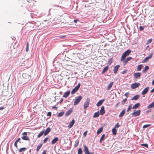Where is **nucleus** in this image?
Here are the masks:
<instances>
[{"label": "nucleus", "instance_id": "obj_1", "mask_svg": "<svg viewBox=\"0 0 154 154\" xmlns=\"http://www.w3.org/2000/svg\"><path fill=\"white\" fill-rule=\"evenodd\" d=\"M131 51L130 49L127 50L122 55L121 58V61H124L126 57L128 56L131 53Z\"/></svg>", "mask_w": 154, "mask_h": 154}, {"label": "nucleus", "instance_id": "obj_2", "mask_svg": "<svg viewBox=\"0 0 154 154\" xmlns=\"http://www.w3.org/2000/svg\"><path fill=\"white\" fill-rule=\"evenodd\" d=\"M82 98V97L79 96L75 98V100L74 101V105L75 106L78 104L81 101Z\"/></svg>", "mask_w": 154, "mask_h": 154}, {"label": "nucleus", "instance_id": "obj_3", "mask_svg": "<svg viewBox=\"0 0 154 154\" xmlns=\"http://www.w3.org/2000/svg\"><path fill=\"white\" fill-rule=\"evenodd\" d=\"M81 85L80 83H79L77 86H76L72 91L71 94H75Z\"/></svg>", "mask_w": 154, "mask_h": 154}, {"label": "nucleus", "instance_id": "obj_4", "mask_svg": "<svg viewBox=\"0 0 154 154\" xmlns=\"http://www.w3.org/2000/svg\"><path fill=\"white\" fill-rule=\"evenodd\" d=\"M83 146L84 147L83 151L85 154H93V152H89L88 148L85 145H83Z\"/></svg>", "mask_w": 154, "mask_h": 154}, {"label": "nucleus", "instance_id": "obj_5", "mask_svg": "<svg viewBox=\"0 0 154 154\" xmlns=\"http://www.w3.org/2000/svg\"><path fill=\"white\" fill-rule=\"evenodd\" d=\"M141 111L140 110H139L137 111L134 110V112H132L131 114L133 115V116L136 117L139 116L140 113Z\"/></svg>", "mask_w": 154, "mask_h": 154}, {"label": "nucleus", "instance_id": "obj_6", "mask_svg": "<svg viewBox=\"0 0 154 154\" xmlns=\"http://www.w3.org/2000/svg\"><path fill=\"white\" fill-rule=\"evenodd\" d=\"M22 134L23 135L21 137L23 140H29V138L27 136V132H24L22 133Z\"/></svg>", "mask_w": 154, "mask_h": 154}, {"label": "nucleus", "instance_id": "obj_7", "mask_svg": "<svg viewBox=\"0 0 154 154\" xmlns=\"http://www.w3.org/2000/svg\"><path fill=\"white\" fill-rule=\"evenodd\" d=\"M90 99L88 98L86 100V101L84 105V109H86L88 106L89 104Z\"/></svg>", "mask_w": 154, "mask_h": 154}, {"label": "nucleus", "instance_id": "obj_8", "mask_svg": "<svg viewBox=\"0 0 154 154\" xmlns=\"http://www.w3.org/2000/svg\"><path fill=\"white\" fill-rule=\"evenodd\" d=\"M153 54V53H151L147 57H146L142 61V63H145L147 61H148L149 59L151 58Z\"/></svg>", "mask_w": 154, "mask_h": 154}, {"label": "nucleus", "instance_id": "obj_9", "mask_svg": "<svg viewBox=\"0 0 154 154\" xmlns=\"http://www.w3.org/2000/svg\"><path fill=\"white\" fill-rule=\"evenodd\" d=\"M140 85L139 83H134L131 85V87L132 89H135L140 86Z\"/></svg>", "mask_w": 154, "mask_h": 154}, {"label": "nucleus", "instance_id": "obj_10", "mask_svg": "<svg viewBox=\"0 0 154 154\" xmlns=\"http://www.w3.org/2000/svg\"><path fill=\"white\" fill-rule=\"evenodd\" d=\"M105 112V111L104 109V107L103 106H102L100 111V114L102 116L104 114Z\"/></svg>", "mask_w": 154, "mask_h": 154}, {"label": "nucleus", "instance_id": "obj_11", "mask_svg": "<svg viewBox=\"0 0 154 154\" xmlns=\"http://www.w3.org/2000/svg\"><path fill=\"white\" fill-rule=\"evenodd\" d=\"M22 76L24 78L27 79V80H29L30 79V76L26 73H23Z\"/></svg>", "mask_w": 154, "mask_h": 154}, {"label": "nucleus", "instance_id": "obj_12", "mask_svg": "<svg viewBox=\"0 0 154 154\" xmlns=\"http://www.w3.org/2000/svg\"><path fill=\"white\" fill-rule=\"evenodd\" d=\"M149 88L148 87H147L144 89L142 92L141 94L142 95H144L146 94L148 92L149 90Z\"/></svg>", "mask_w": 154, "mask_h": 154}, {"label": "nucleus", "instance_id": "obj_13", "mask_svg": "<svg viewBox=\"0 0 154 154\" xmlns=\"http://www.w3.org/2000/svg\"><path fill=\"white\" fill-rule=\"evenodd\" d=\"M75 122V120L73 119L72 120L71 122H70L69 123L68 127L69 128H71Z\"/></svg>", "mask_w": 154, "mask_h": 154}, {"label": "nucleus", "instance_id": "obj_14", "mask_svg": "<svg viewBox=\"0 0 154 154\" xmlns=\"http://www.w3.org/2000/svg\"><path fill=\"white\" fill-rule=\"evenodd\" d=\"M51 128L50 127H48L45 131H44V135L45 136L47 135L51 131Z\"/></svg>", "mask_w": 154, "mask_h": 154}, {"label": "nucleus", "instance_id": "obj_15", "mask_svg": "<svg viewBox=\"0 0 154 154\" xmlns=\"http://www.w3.org/2000/svg\"><path fill=\"white\" fill-rule=\"evenodd\" d=\"M134 78L136 79L140 77L141 76V73L140 72H136L133 74Z\"/></svg>", "mask_w": 154, "mask_h": 154}, {"label": "nucleus", "instance_id": "obj_16", "mask_svg": "<svg viewBox=\"0 0 154 154\" xmlns=\"http://www.w3.org/2000/svg\"><path fill=\"white\" fill-rule=\"evenodd\" d=\"M119 67V65H116L114 67L113 71L115 74L116 73Z\"/></svg>", "mask_w": 154, "mask_h": 154}, {"label": "nucleus", "instance_id": "obj_17", "mask_svg": "<svg viewBox=\"0 0 154 154\" xmlns=\"http://www.w3.org/2000/svg\"><path fill=\"white\" fill-rule=\"evenodd\" d=\"M105 99H104L99 100L98 103H97L96 105L97 107L100 106L103 102L105 101Z\"/></svg>", "mask_w": 154, "mask_h": 154}, {"label": "nucleus", "instance_id": "obj_18", "mask_svg": "<svg viewBox=\"0 0 154 154\" xmlns=\"http://www.w3.org/2000/svg\"><path fill=\"white\" fill-rule=\"evenodd\" d=\"M58 137H56L53 139L52 140L51 143L52 144H54L58 140Z\"/></svg>", "mask_w": 154, "mask_h": 154}, {"label": "nucleus", "instance_id": "obj_19", "mask_svg": "<svg viewBox=\"0 0 154 154\" xmlns=\"http://www.w3.org/2000/svg\"><path fill=\"white\" fill-rule=\"evenodd\" d=\"M72 112V109H71L69 110L68 111L66 112L65 113V116H69Z\"/></svg>", "mask_w": 154, "mask_h": 154}, {"label": "nucleus", "instance_id": "obj_20", "mask_svg": "<svg viewBox=\"0 0 154 154\" xmlns=\"http://www.w3.org/2000/svg\"><path fill=\"white\" fill-rule=\"evenodd\" d=\"M125 111H126V110H125V109H123L122 111L121 112V113H120V114L119 116V117H122V116H123L124 115L125 113Z\"/></svg>", "mask_w": 154, "mask_h": 154}, {"label": "nucleus", "instance_id": "obj_21", "mask_svg": "<svg viewBox=\"0 0 154 154\" xmlns=\"http://www.w3.org/2000/svg\"><path fill=\"white\" fill-rule=\"evenodd\" d=\"M140 96L138 94L134 96L131 99L132 100H137L140 97Z\"/></svg>", "mask_w": 154, "mask_h": 154}, {"label": "nucleus", "instance_id": "obj_22", "mask_svg": "<svg viewBox=\"0 0 154 154\" xmlns=\"http://www.w3.org/2000/svg\"><path fill=\"white\" fill-rule=\"evenodd\" d=\"M70 93V91H69L66 92L63 95V97L66 98L69 94Z\"/></svg>", "mask_w": 154, "mask_h": 154}, {"label": "nucleus", "instance_id": "obj_23", "mask_svg": "<svg viewBox=\"0 0 154 154\" xmlns=\"http://www.w3.org/2000/svg\"><path fill=\"white\" fill-rule=\"evenodd\" d=\"M113 84V82H110L108 85L106 89L108 90H109L112 87Z\"/></svg>", "mask_w": 154, "mask_h": 154}, {"label": "nucleus", "instance_id": "obj_24", "mask_svg": "<svg viewBox=\"0 0 154 154\" xmlns=\"http://www.w3.org/2000/svg\"><path fill=\"white\" fill-rule=\"evenodd\" d=\"M132 59V58L131 57H128L126 59H125V60L123 61H124V63H125V64H126L128 61H129Z\"/></svg>", "mask_w": 154, "mask_h": 154}, {"label": "nucleus", "instance_id": "obj_25", "mask_svg": "<svg viewBox=\"0 0 154 154\" xmlns=\"http://www.w3.org/2000/svg\"><path fill=\"white\" fill-rule=\"evenodd\" d=\"M140 103H137L135 104L132 107L133 109H136L139 107L140 106Z\"/></svg>", "mask_w": 154, "mask_h": 154}, {"label": "nucleus", "instance_id": "obj_26", "mask_svg": "<svg viewBox=\"0 0 154 154\" xmlns=\"http://www.w3.org/2000/svg\"><path fill=\"white\" fill-rule=\"evenodd\" d=\"M100 112L99 111H98L97 112L94 113L93 115V117L94 118H95L99 117L100 116Z\"/></svg>", "mask_w": 154, "mask_h": 154}, {"label": "nucleus", "instance_id": "obj_27", "mask_svg": "<svg viewBox=\"0 0 154 154\" xmlns=\"http://www.w3.org/2000/svg\"><path fill=\"white\" fill-rule=\"evenodd\" d=\"M103 129V127H101L97 131V135L100 134L102 131Z\"/></svg>", "mask_w": 154, "mask_h": 154}, {"label": "nucleus", "instance_id": "obj_28", "mask_svg": "<svg viewBox=\"0 0 154 154\" xmlns=\"http://www.w3.org/2000/svg\"><path fill=\"white\" fill-rule=\"evenodd\" d=\"M109 68V66H107L104 67L102 71V73L103 74L106 72Z\"/></svg>", "mask_w": 154, "mask_h": 154}, {"label": "nucleus", "instance_id": "obj_29", "mask_svg": "<svg viewBox=\"0 0 154 154\" xmlns=\"http://www.w3.org/2000/svg\"><path fill=\"white\" fill-rule=\"evenodd\" d=\"M154 107V101H153L151 103L148 105L147 108L148 109H150L153 108Z\"/></svg>", "mask_w": 154, "mask_h": 154}, {"label": "nucleus", "instance_id": "obj_30", "mask_svg": "<svg viewBox=\"0 0 154 154\" xmlns=\"http://www.w3.org/2000/svg\"><path fill=\"white\" fill-rule=\"evenodd\" d=\"M149 66H146L144 69L142 70V72L143 73H146V71L149 69Z\"/></svg>", "mask_w": 154, "mask_h": 154}, {"label": "nucleus", "instance_id": "obj_31", "mask_svg": "<svg viewBox=\"0 0 154 154\" xmlns=\"http://www.w3.org/2000/svg\"><path fill=\"white\" fill-rule=\"evenodd\" d=\"M105 136V134H103L102 136L101 137L100 140V143H101L104 140Z\"/></svg>", "mask_w": 154, "mask_h": 154}, {"label": "nucleus", "instance_id": "obj_32", "mask_svg": "<svg viewBox=\"0 0 154 154\" xmlns=\"http://www.w3.org/2000/svg\"><path fill=\"white\" fill-rule=\"evenodd\" d=\"M142 66H143V65L142 64H140V65H139L137 66V71H140L142 69Z\"/></svg>", "mask_w": 154, "mask_h": 154}, {"label": "nucleus", "instance_id": "obj_33", "mask_svg": "<svg viewBox=\"0 0 154 154\" xmlns=\"http://www.w3.org/2000/svg\"><path fill=\"white\" fill-rule=\"evenodd\" d=\"M44 130L43 131H42L39 134L37 135V137L40 138L41 136H42L43 135V134H44Z\"/></svg>", "mask_w": 154, "mask_h": 154}, {"label": "nucleus", "instance_id": "obj_34", "mask_svg": "<svg viewBox=\"0 0 154 154\" xmlns=\"http://www.w3.org/2000/svg\"><path fill=\"white\" fill-rule=\"evenodd\" d=\"M112 131L113 134L116 135V134L117 130L116 128H113L112 130Z\"/></svg>", "mask_w": 154, "mask_h": 154}, {"label": "nucleus", "instance_id": "obj_35", "mask_svg": "<svg viewBox=\"0 0 154 154\" xmlns=\"http://www.w3.org/2000/svg\"><path fill=\"white\" fill-rule=\"evenodd\" d=\"M64 113V112H59L57 115V117H61L63 116Z\"/></svg>", "mask_w": 154, "mask_h": 154}, {"label": "nucleus", "instance_id": "obj_36", "mask_svg": "<svg viewBox=\"0 0 154 154\" xmlns=\"http://www.w3.org/2000/svg\"><path fill=\"white\" fill-rule=\"evenodd\" d=\"M83 151L81 148H80L78 150V152L77 154H82Z\"/></svg>", "mask_w": 154, "mask_h": 154}, {"label": "nucleus", "instance_id": "obj_37", "mask_svg": "<svg viewBox=\"0 0 154 154\" xmlns=\"http://www.w3.org/2000/svg\"><path fill=\"white\" fill-rule=\"evenodd\" d=\"M26 149V148L25 147L20 148L19 150V152H21L23 151H25Z\"/></svg>", "mask_w": 154, "mask_h": 154}, {"label": "nucleus", "instance_id": "obj_38", "mask_svg": "<svg viewBox=\"0 0 154 154\" xmlns=\"http://www.w3.org/2000/svg\"><path fill=\"white\" fill-rule=\"evenodd\" d=\"M79 140H76L75 141V143L74 144V147H76L77 146H78L79 143Z\"/></svg>", "mask_w": 154, "mask_h": 154}, {"label": "nucleus", "instance_id": "obj_39", "mask_svg": "<svg viewBox=\"0 0 154 154\" xmlns=\"http://www.w3.org/2000/svg\"><path fill=\"white\" fill-rule=\"evenodd\" d=\"M151 126V125L150 124H148V125H145L143 126V128H148V127L150 126Z\"/></svg>", "mask_w": 154, "mask_h": 154}, {"label": "nucleus", "instance_id": "obj_40", "mask_svg": "<svg viewBox=\"0 0 154 154\" xmlns=\"http://www.w3.org/2000/svg\"><path fill=\"white\" fill-rule=\"evenodd\" d=\"M42 143H40L38 145V146H37V148L40 149L41 148V147L42 146Z\"/></svg>", "mask_w": 154, "mask_h": 154}, {"label": "nucleus", "instance_id": "obj_41", "mask_svg": "<svg viewBox=\"0 0 154 154\" xmlns=\"http://www.w3.org/2000/svg\"><path fill=\"white\" fill-rule=\"evenodd\" d=\"M112 58H111L109 59V61H108V63L109 65H111V63H112Z\"/></svg>", "mask_w": 154, "mask_h": 154}, {"label": "nucleus", "instance_id": "obj_42", "mask_svg": "<svg viewBox=\"0 0 154 154\" xmlns=\"http://www.w3.org/2000/svg\"><path fill=\"white\" fill-rule=\"evenodd\" d=\"M141 145L143 146H144L146 148H148V144L147 143L145 144H142Z\"/></svg>", "mask_w": 154, "mask_h": 154}, {"label": "nucleus", "instance_id": "obj_43", "mask_svg": "<svg viewBox=\"0 0 154 154\" xmlns=\"http://www.w3.org/2000/svg\"><path fill=\"white\" fill-rule=\"evenodd\" d=\"M131 107H132L131 105H129L128 106V107L127 109V112L129 111L131 109Z\"/></svg>", "mask_w": 154, "mask_h": 154}, {"label": "nucleus", "instance_id": "obj_44", "mask_svg": "<svg viewBox=\"0 0 154 154\" xmlns=\"http://www.w3.org/2000/svg\"><path fill=\"white\" fill-rule=\"evenodd\" d=\"M120 125H119L118 123H117L115 126V127L114 128H118L120 126Z\"/></svg>", "mask_w": 154, "mask_h": 154}, {"label": "nucleus", "instance_id": "obj_45", "mask_svg": "<svg viewBox=\"0 0 154 154\" xmlns=\"http://www.w3.org/2000/svg\"><path fill=\"white\" fill-rule=\"evenodd\" d=\"M152 39H148L147 42H146V44H149V43H151L152 42Z\"/></svg>", "mask_w": 154, "mask_h": 154}, {"label": "nucleus", "instance_id": "obj_46", "mask_svg": "<svg viewBox=\"0 0 154 154\" xmlns=\"http://www.w3.org/2000/svg\"><path fill=\"white\" fill-rule=\"evenodd\" d=\"M49 138L48 137H46L43 140V143H45L48 140Z\"/></svg>", "mask_w": 154, "mask_h": 154}, {"label": "nucleus", "instance_id": "obj_47", "mask_svg": "<svg viewBox=\"0 0 154 154\" xmlns=\"http://www.w3.org/2000/svg\"><path fill=\"white\" fill-rule=\"evenodd\" d=\"M51 112H48L47 114V116H49V117H50L51 116Z\"/></svg>", "mask_w": 154, "mask_h": 154}, {"label": "nucleus", "instance_id": "obj_48", "mask_svg": "<svg viewBox=\"0 0 154 154\" xmlns=\"http://www.w3.org/2000/svg\"><path fill=\"white\" fill-rule=\"evenodd\" d=\"M139 29L140 31L143 30L144 29V27L142 26H140Z\"/></svg>", "mask_w": 154, "mask_h": 154}, {"label": "nucleus", "instance_id": "obj_49", "mask_svg": "<svg viewBox=\"0 0 154 154\" xmlns=\"http://www.w3.org/2000/svg\"><path fill=\"white\" fill-rule=\"evenodd\" d=\"M127 98H125L122 101V104H123L124 103L126 102L127 101Z\"/></svg>", "mask_w": 154, "mask_h": 154}, {"label": "nucleus", "instance_id": "obj_50", "mask_svg": "<svg viewBox=\"0 0 154 154\" xmlns=\"http://www.w3.org/2000/svg\"><path fill=\"white\" fill-rule=\"evenodd\" d=\"M28 45H29L28 43H27V46H26V51L27 52L28 51V50H29Z\"/></svg>", "mask_w": 154, "mask_h": 154}, {"label": "nucleus", "instance_id": "obj_51", "mask_svg": "<svg viewBox=\"0 0 154 154\" xmlns=\"http://www.w3.org/2000/svg\"><path fill=\"white\" fill-rule=\"evenodd\" d=\"M59 38H64L65 37V35H60V36H59Z\"/></svg>", "mask_w": 154, "mask_h": 154}, {"label": "nucleus", "instance_id": "obj_52", "mask_svg": "<svg viewBox=\"0 0 154 154\" xmlns=\"http://www.w3.org/2000/svg\"><path fill=\"white\" fill-rule=\"evenodd\" d=\"M129 93L128 92L126 93L125 94V95L126 96V97L127 98L128 97V95H129Z\"/></svg>", "mask_w": 154, "mask_h": 154}, {"label": "nucleus", "instance_id": "obj_53", "mask_svg": "<svg viewBox=\"0 0 154 154\" xmlns=\"http://www.w3.org/2000/svg\"><path fill=\"white\" fill-rule=\"evenodd\" d=\"M127 72V70L126 69H125L124 71H123L122 73V74H125Z\"/></svg>", "mask_w": 154, "mask_h": 154}, {"label": "nucleus", "instance_id": "obj_54", "mask_svg": "<svg viewBox=\"0 0 154 154\" xmlns=\"http://www.w3.org/2000/svg\"><path fill=\"white\" fill-rule=\"evenodd\" d=\"M87 131H86L85 132L83 133V135L84 136H85L87 134Z\"/></svg>", "mask_w": 154, "mask_h": 154}, {"label": "nucleus", "instance_id": "obj_55", "mask_svg": "<svg viewBox=\"0 0 154 154\" xmlns=\"http://www.w3.org/2000/svg\"><path fill=\"white\" fill-rule=\"evenodd\" d=\"M79 20L78 19H75L74 20V22L75 23H76Z\"/></svg>", "mask_w": 154, "mask_h": 154}, {"label": "nucleus", "instance_id": "obj_56", "mask_svg": "<svg viewBox=\"0 0 154 154\" xmlns=\"http://www.w3.org/2000/svg\"><path fill=\"white\" fill-rule=\"evenodd\" d=\"M52 108L53 109H57V107L55 106H53L52 107Z\"/></svg>", "mask_w": 154, "mask_h": 154}, {"label": "nucleus", "instance_id": "obj_57", "mask_svg": "<svg viewBox=\"0 0 154 154\" xmlns=\"http://www.w3.org/2000/svg\"><path fill=\"white\" fill-rule=\"evenodd\" d=\"M63 99L62 98L61 99V100H60V101L59 102L60 103V104L61 103H62L63 102Z\"/></svg>", "mask_w": 154, "mask_h": 154}, {"label": "nucleus", "instance_id": "obj_58", "mask_svg": "<svg viewBox=\"0 0 154 154\" xmlns=\"http://www.w3.org/2000/svg\"><path fill=\"white\" fill-rule=\"evenodd\" d=\"M154 92V88L152 89L151 90V91H150L151 93H153Z\"/></svg>", "mask_w": 154, "mask_h": 154}, {"label": "nucleus", "instance_id": "obj_59", "mask_svg": "<svg viewBox=\"0 0 154 154\" xmlns=\"http://www.w3.org/2000/svg\"><path fill=\"white\" fill-rule=\"evenodd\" d=\"M42 154H46V152L45 150H44L42 152Z\"/></svg>", "mask_w": 154, "mask_h": 154}, {"label": "nucleus", "instance_id": "obj_60", "mask_svg": "<svg viewBox=\"0 0 154 154\" xmlns=\"http://www.w3.org/2000/svg\"><path fill=\"white\" fill-rule=\"evenodd\" d=\"M53 7H61V6H57L56 5H53Z\"/></svg>", "mask_w": 154, "mask_h": 154}, {"label": "nucleus", "instance_id": "obj_61", "mask_svg": "<svg viewBox=\"0 0 154 154\" xmlns=\"http://www.w3.org/2000/svg\"><path fill=\"white\" fill-rule=\"evenodd\" d=\"M119 103H119V102H118V103H117V104H116V107L118 106V105H119Z\"/></svg>", "mask_w": 154, "mask_h": 154}, {"label": "nucleus", "instance_id": "obj_62", "mask_svg": "<svg viewBox=\"0 0 154 154\" xmlns=\"http://www.w3.org/2000/svg\"><path fill=\"white\" fill-rule=\"evenodd\" d=\"M20 138H19L17 140L18 142L20 141Z\"/></svg>", "mask_w": 154, "mask_h": 154}, {"label": "nucleus", "instance_id": "obj_63", "mask_svg": "<svg viewBox=\"0 0 154 154\" xmlns=\"http://www.w3.org/2000/svg\"><path fill=\"white\" fill-rule=\"evenodd\" d=\"M4 109V108L3 107H0V110L1 109Z\"/></svg>", "mask_w": 154, "mask_h": 154}, {"label": "nucleus", "instance_id": "obj_64", "mask_svg": "<svg viewBox=\"0 0 154 154\" xmlns=\"http://www.w3.org/2000/svg\"><path fill=\"white\" fill-rule=\"evenodd\" d=\"M152 85H154V80H153L152 82Z\"/></svg>", "mask_w": 154, "mask_h": 154}]
</instances>
